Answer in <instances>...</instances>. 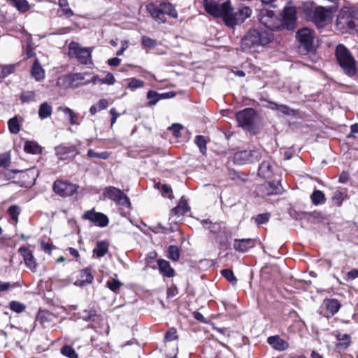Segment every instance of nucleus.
Segmentation results:
<instances>
[{"label": "nucleus", "mask_w": 358, "mask_h": 358, "mask_svg": "<svg viewBox=\"0 0 358 358\" xmlns=\"http://www.w3.org/2000/svg\"><path fill=\"white\" fill-rule=\"evenodd\" d=\"M260 23L263 28L249 30L241 39V45L244 51H255L259 47L270 43L274 38L271 31L282 29V22L272 10H262L259 15Z\"/></svg>", "instance_id": "f257e3e1"}, {"label": "nucleus", "mask_w": 358, "mask_h": 358, "mask_svg": "<svg viewBox=\"0 0 358 358\" xmlns=\"http://www.w3.org/2000/svg\"><path fill=\"white\" fill-rule=\"evenodd\" d=\"M334 10V7L316 6L309 3H304L299 7V11L317 28H323L331 21Z\"/></svg>", "instance_id": "f03ea898"}, {"label": "nucleus", "mask_w": 358, "mask_h": 358, "mask_svg": "<svg viewBox=\"0 0 358 358\" xmlns=\"http://www.w3.org/2000/svg\"><path fill=\"white\" fill-rule=\"evenodd\" d=\"M336 60L344 73L353 76L357 72V63L349 50L343 44L337 45L335 51Z\"/></svg>", "instance_id": "7ed1b4c3"}, {"label": "nucleus", "mask_w": 358, "mask_h": 358, "mask_svg": "<svg viewBox=\"0 0 358 358\" xmlns=\"http://www.w3.org/2000/svg\"><path fill=\"white\" fill-rule=\"evenodd\" d=\"M358 21V11L350 8L341 9L337 16L336 27L342 33L354 30Z\"/></svg>", "instance_id": "20e7f679"}, {"label": "nucleus", "mask_w": 358, "mask_h": 358, "mask_svg": "<svg viewBox=\"0 0 358 358\" xmlns=\"http://www.w3.org/2000/svg\"><path fill=\"white\" fill-rule=\"evenodd\" d=\"M203 6L209 15L215 17H222L226 24L230 6L229 1L220 3L216 0H203Z\"/></svg>", "instance_id": "39448f33"}, {"label": "nucleus", "mask_w": 358, "mask_h": 358, "mask_svg": "<svg viewBox=\"0 0 358 358\" xmlns=\"http://www.w3.org/2000/svg\"><path fill=\"white\" fill-rule=\"evenodd\" d=\"M92 50L90 48H83L78 43L72 41L69 45L68 55L70 57H75L83 64L92 63Z\"/></svg>", "instance_id": "423d86ee"}, {"label": "nucleus", "mask_w": 358, "mask_h": 358, "mask_svg": "<svg viewBox=\"0 0 358 358\" xmlns=\"http://www.w3.org/2000/svg\"><path fill=\"white\" fill-rule=\"evenodd\" d=\"M252 14V9L245 6H240L238 11L234 13L231 6H229L228 17L226 19V25L234 27L236 24L243 23Z\"/></svg>", "instance_id": "0eeeda50"}, {"label": "nucleus", "mask_w": 358, "mask_h": 358, "mask_svg": "<svg viewBox=\"0 0 358 358\" xmlns=\"http://www.w3.org/2000/svg\"><path fill=\"white\" fill-rule=\"evenodd\" d=\"M297 9L292 2H288L284 7L282 17L280 18L282 29L294 30L297 25Z\"/></svg>", "instance_id": "6e6552de"}, {"label": "nucleus", "mask_w": 358, "mask_h": 358, "mask_svg": "<svg viewBox=\"0 0 358 358\" xmlns=\"http://www.w3.org/2000/svg\"><path fill=\"white\" fill-rule=\"evenodd\" d=\"M262 158V150H245L234 154V162L238 165L255 163Z\"/></svg>", "instance_id": "1a4fd4ad"}, {"label": "nucleus", "mask_w": 358, "mask_h": 358, "mask_svg": "<svg viewBox=\"0 0 358 358\" xmlns=\"http://www.w3.org/2000/svg\"><path fill=\"white\" fill-rule=\"evenodd\" d=\"M105 196L115 201L117 204L124 207L129 208L131 203L129 199L124 192L115 187H108L103 192Z\"/></svg>", "instance_id": "9d476101"}, {"label": "nucleus", "mask_w": 358, "mask_h": 358, "mask_svg": "<svg viewBox=\"0 0 358 358\" xmlns=\"http://www.w3.org/2000/svg\"><path fill=\"white\" fill-rule=\"evenodd\" d=\"M53 191L61 196H70L76 192L78 186L66 180H57L53 183Z\"/></svg>", "instance_id": "9b49d317"}, {"label": "nucleus", "mask_w": 358, "mask_h": 358, "mask_svg": "<svg viewBox=\"0 0 358 358\" xmlns=\"http://www.w3.org/2000/svg\"><path fill=\"white\" fill-rule=\"evenodd\" d=\"M256 115L253 108H247L238 111L236 117L240 127L249 129L253 124Z\"/></svg>", "instance_id": "f8f14e48"}, {"label": "nucleus", "mask_w": 358, "mask_h": 358, "mask_svg": "<svg viewBox=\"0 0 358 358\" xmlns=\"http://www.w3.org/2000/svg\"><path fill=\"white\" fill-rule=\"evenodd\" d=\"M296 37L306 50L310 51L313 49L314 36L311 29L308 28L299 29L296 33Z\"/></svg>", "instance_id": "ddd939ff"}, {"label": "nucleus", "mask_w": 358, "mask_h": 358, "mask_svg": "<svg viewBox=\"0 0 358 358\" xmlns=\"http://www.w3.org/2000/svg\"><path fill=\"white\" fill-rule=\"evenodd\" d=\"M82 218L84 220H88L95 225L100 227H106L109 222L108 218L105 214L95 212L94 210L86 211L82 215Z\"/></svg>", "instance_id": "4468645a"}, {"label": "nucleus", "mask_w": 358, "mask_h": 358, "mask_svg": "<svg viewBox=\"0 0 358 358\" xmlns=\"http://www.w3.org/2000/svg\"><path fill=\"white\" fill-rule=\"evenodd\" d=\"M189 210V208L187 201L181 200L178 206L171 210L170 220L172 222L175 223L180 222L182 220V217L187 213Z\"/></svg>", "instance_id": "2eb2a0df"}, {"label": "nucleus", "mask_w": 358, "mask_h": 358, "mask_svg": "<svg viewBox=\"0 0 358 358\" xmlns=\"http://www.w3.org/2000/svg\"><path fill=\"white\" fill-rule=\"evenodd\" d=\"M260 191L265 195L279 194L282 192V187L279 180H272L264 183L260 187Z\"/></svg>", "instance_id": "dca6fc26"}, {"label": "nucleus", "mask_w": 358, "mask_h": 358, "mask_svg": "<svg viewBox=\"0 0 358 358\" xmlns=\"http://www.w3.org/2000/svg\"><path fill=\"white\" fill-rule=\"evenodd\" d=\"M146 8L152 17L158 22L164 23L166 21V16L164 15L160 5L158 6L155 3H150L147 5Z\"/></svg>", "instance_id": "f3484780"}, {"label": "nucleus", "mask_w": 358, "mask_h": 358, "mask_svg": "<svg viewBox=\"0 0 358 358\" xmlns=\"http://www.w3.org/2000/svg\"><path fill=\"white\" fill-rule=\"evenodd\" d=\"M255 245V240L252 238L235 239L234 248L241 253L248 252Z\"/></svg>", "instance_id": "a211bd4d"}, {"label": "nucleus", "mask_w": 358, "mask_h": 358, "mask_svg": "<svg viewBox=\"0 0 358 358\" xmlns=\"http://www.w3.org/2000/svg\"><path fill=\"white\" fill-rule=\"evenodd\" d=\"M201 224L205 229H209L210 231L217 236H219L221 234H224L226 231L225 225L224 223H213L210 220H203L201 221Z\"/></svg>", "instance_id": "6ab92c4d"}, {"label": "nucleus", "mask_w": 358, "mask_h": 358, "mask_svg": "<svg viewBox=\"0 0 358 358\" xmlns=\"http://www.w3.org/2000/svg\"><path fill=\"white\" fill-rule=\"evenodd\" d=\"M94 277L92 274L91 269L85 268L80 271L79 278L75 281L74 285L79 287H85L91 284Z\"/></svg>", "instance_id": "aec40b11"}, {"label": "nucleus", "mask_w": 358, "mask_h": 358, "mask_svg": "<svg viewBox=\"0 0 358 358\" xmlns=\"http://www.w3.org/2000/svg\"><path fill=\"white\" fill-rule=\"evenodd\" d=\"M19 252L23 257L24 262L30 270L35 271L36 268V263L32 252L26 247H20L19 248Z\"/></svg>", "instance_id": "412c9836"}, {"label": "nucleus", "mask_w": 358, "mask_h": 358, "mask_svg": "<svg viewBox=\"0 0 358 358\" xmlns=\"http://www.w3.org/2000/svg\"><path fill=\"white\" fill-rule=\"evenodd\" d=\"M273 172L271 161L264 160L259 166L258 176L264 179H269L273 176Z\"/></svg>", "instance_id": "4be33fe9"}, {"label": "nucleus", "mask_w": 358, "mask_h": 358, "mask_svg": "<svg viewBox=\"0 0 358 358\" xmlns=\"http://www.w3.org/2000/svg\"><path fill=\"white\" fill-rule=\"evenodd\" d=\"M56 152L60 159H66L78 154L75 146H60L57 148Z\"/></svg>", "instance_id": "5701e85b"}, {"label": "nucleus", "mask_w": 358, "mask_h": 358, "mask_svg": "<svg viewBox=\"0 0 358 358\" xmlns=\"http://www.w3.org/2000/svg\"><path fill=\"white\" fill-rule=\"evenodd\" d=\"M267 342L274 349L280 351L286 350L289 346L288 343L278 336H269L267 339Z\"/></svg>", "instance_id": "b1692460"}, {"label": "nucleus", "mask_w": 358, "mask_h": 358, "mask_svg": "<svg viewBox=\"0 0 358 358\" xmlns=\"http://www.w3.org/2000/svg\"><path fill=\"white\" fill-rule=\"evenodd\" d=\"M157 265L159 272L167 278H171L174 275V270L171 268L169 262L164 259H158Z\"/></svg>", "instance_id": "393cba45"}, {"label": "nucleus", "mask_w": 358, "mask_h": 358, "mask_svg": "<svg viewBox=\"0 0 358 358\" xmlns=\"http://www.w3.org/2000/svg\"><path fill=\"white\" fill-rule=\"evenodd\" d=\"M25 152L31 155H39L42 152V147L36 141H26L24 144Z\"/></svg>", "instance_id": "a878e982"}, {"label": "nucleus", "mask_w": 358, "mask_h": 358, "mask_svg": "<svg viewBox=\"0 0 358 358\" xmlns=\"http://www.w3.org/2000/svg\"><path fill=\"white\" fill-rule=\"evenodd\" d=\"M80 318L86 322H94L99 318V315L96 314V312L94 309H90L89 310H84L81 315ZM88 328L95 329V327L93 323H90L87 325Z\"/></svg>", "instance_id": "bb28decb"}, {"label": "nucleus", "mask_w": 358, "mask_h": 358, "mask_svg": "<svg viewBox=\"0 0 358 358\" xmlns=\"http://www.w3.org/2000/svg\"><path fill=\"white\" fill-rule=\"evenodd\" d=\"M324 306L327 311L331 315L337 313L341 307V303L336 299H325Z\"/></svg>", "instance_id": "cd10ccee"}, {"label": "nucleus", "mask_w": 358, "mask_h": 358, "mask_svg": "<svg viewBox=\"0 0 358 358\" xmlns=\"http://www.w3.org/2000/svg\"><path fill=\"white\" fill-rule=\"evenodd\" d=\"M20 178L25 179L26 177L30 179V182L34 183L36 178L39 176V171L36 167L28 169L26 171H20Z\"/></svg>", "instance_id": "c85d7f7f"}, {"label": "nucleus", "mask_w": 358, "mask_h": 358, "mask_svg": "<svg viewBox=\"0 0 358 358\" xmlns=\"http://www.w3.org/2000/svg\"><path fill=\"white\" fill-rule=\"evenodd\" d=\"M55 315L47 310H41L36 316V321L40 322L43 326H45L49 322L53 321Z\"/></svg>", "instance_id": "c756f323"}, {"label": "nucleus", "mask_w": 358, "mask_h": 358, "mask_svg": "<svg viewBox=\"0 0 358 358\" xmlns=\"http://www.w3.org/2000/svg\"><path fill=\"white\" fill-rule=\"evenodd\" d=\"M31 76L36 80H41L44 78L45 73L38 59H36L31 69Z\"/></svg>", "instance_id": "7c9ffc66"}, {"label": "nucleus", "mask_w": 358, "mask_h": 358, "mask_svg": "<svg viewBox=\"0 0 358 358\" xmlns=\"http://www.w3.org/2000/svg\"><path fill=\"white\" fill-rule=\"evenodd\" d=\"M38 113L41 120L46 119L52 115V108L47 102H43L40 105Z\"/></svg>", "instance_id": "2f4dec72"}, {"label": "nucleus", "mask_w": 358, "mask_h": 358, "mask_svg": "<svg viewBox=\"0 0 358 358\" xmlns=\"http://www.w3.org/2000/svg\"><path fill=\"white\" fill-rule=\"evenodd\" d=\"M108 251V244L106 241H99L93 250V253L98 258L103 257Z\"/></svg>", "instance_id": "473e14b6"}, {"label": "nucleus", "mask_w": 358, "mask_h": 358, "mask_svg": "<svg viewBox=\"0 0 358 358\" xmlns=\"http://www.w3.org/2000/svg\"><path fill=\"white\" fill-rule=\"evenodd\" d=\"M159 5L163 10L164 15H168L172 17L177 18L178 13L171 3L162 2Z\"/></svg>", "instance_id": "72a5a7b5"}, {"label": "nucleus", "mask_w": 358, "mask_h": 358, "mask_svg": "<svg viewBox=\"0 0 358 358\" xmlns=\"http://www.w3.org/2000/svg\"><path fill=\"white\" fill-rule=\"evenodd\" d=\"M208 136H196L194 142L199 148L200 152L203 155H206L207 148L206 143L208 141Z\"/></svg>", "instance_id": "f704fd0d"}, {"label": "nucleus", "mask_w": 358, "mask_h": 358, "mask_svg": "<svg viewBox=\"0 0 358 358\" xmlns=\"http://www.w3.org/2000/svg\"><path fill=\"white\" fill-rule=\"evenodd\" d=\"M271 104V108L272 110H277L281 112L282 114L287 115H294V110L291 109L288 106L284 105V104H278L275 102H270Z\"/></svg>", "instance_id": "c9c22d12"}, {"label": "nucleus", "mask_w": 358, "mask_h": 358, "mask_svg": "<svg viewBox=\"0 0 358 358\" xmlns=\"http://www.w3.org/2000/svg\"><path fill=\"white\" fill-rule=\"evenodd\" d=\"M59 110L64 113V115L69 120L70 124H75L78 123V117L77 115L71 108L68 107H60Z\"/></svg>", "instance_id": "e433bc0d"}, {"label": "nucleus", "mask_w": 358, "mask_h": 358, "mask_svg": "<svg viewBox=\"0 0 358 358\" xmlns=\"http://www.w3.org/2000/svg\"><path fill=\"white\" fill-rule=\"evenodd\" d=\"M10 2L22 13H25L30 8L28 2L26 0H10Z\"/></svg>", "instance_id": "4c0bfd02"}, {"label": "nucleus", "mask_w": 358, "mask_h": 358, "mask_svg": "<svg viewBox=\"0 0 358 358\" xmlns=\"http://www.w3.org/2000/svg\"><path fill=\"white\" fill-rule=\"evenodd\" d=\"M20 173V170H10V169H4L1 171L0 177L5 180H13L16 178V176Z\"/></svg>", "instance_id": "58836bf2"}, {"label": "nucleus", "mask_w": 358, "mask_h": 358, "mask_svg": "<svg viewBox=\"0 0 358 358\" xmlns=\"http://www.w3.org/2000/svg\"><path fill=\"white\" fill-rule=\"evenodd\" d=\"M9 131L13 134H17L20 130V124L17 116L10 119L8 122Z\"/></svg>", "instance_id": "ea45409f"}, {"label": "nucleus", "mask_w": 358, "mask_h": 358, "mask_svg": "<svg viewBox=\"0 0 358 358\" xmlns=\"http://www.w3.org/2000/svg\"><path fill=\"white\" fill-rule=\"evenodd\" d=\"M58 4L62 9V13L66 17H71L74 15L73 11L69 7L67 0H58Z\"/></svg>", "instance_id": "a19ab883"}, {"label": "nucleus", "mask_w": 358, "mask_h": 358, "mask_svg": "<svg viewBox=\"0 0 358 358\" xmlns=\"http://www.w3.org/2000/svg\"><path fill=\"white\" fill-rule=\"evenodd\" d=\"M168 258L173 260V261H177L180 258V250L178 246L176 245H170L168 248Z\"/></svg>", "instance_id": "79ce46f5"}, {"label": "nucleus", "mask_w": 358, "mask_h": 358, "mask_svg": "<svg viewBox=\"0 0 358 358\" xmlns=\"http://www.w3.org/2000/svg\"><path fill=\"white\" fill-rule=\"evenodd\" d=\"M311 200L313 204L319 205L324 202V194L322 191L315 190L311 194Z\"/></svg>", "instance_id": "37998d69"}, {"label": "nucleus", "mask_w": 358, "mask_h": 358, "mask_svg": "<svg viewBox=\"0 0 358 358\" xmlns=\"http://www.w3.org/2000/svg\"><path fill=\"white\" fill-rule=\"evenodd\" d=\"M61 353L68 358H78V354L75 350L70 345H64L61 348Z\"/></svg>", "instance_id": "c03bdc74"}, {"label": "nucleus", "mask_w": 358, "mask_h": 358, "mask_svg": "<svg viewBox=\"0 0 358 358\" xmlns=\"http://www.w3.org/2000/svg\"><path fill=\"white\" fill-rule=\"evenodd\" d=\"M161 98H162L161 95L155 91L150 90L147 93V99H148L149 106L155 105Z\"/></svg>", "instance_id": "a18cd8bd"}, {"label": "nucleus", "mask_w": 358, "mask_h": 358, "mask_svg": "<svg viewBox=\"0 0 358 358\" xmlns=\"http://www.w3.org/2000/svg\"><path fill=\"white\" fill-rule=\"evenodd\" d=\"M9 308L12 311L16 313H21L25 310L26 306L19 301H12L9 303Z\"/></svg>", "instance_id": "49530a36"}, {"label": "nucleus", "mask_w": 358, "mask_h": 358, "mask_svg": "<svg viewBox=\"0 0 358 358\" xmlns=\"http://www.w3.org/2000/svg\"><path fill=\"white\" fill-rule=\"evenodd\" d=\"M221 274L231 284L236 285L237 279L234 274V272L230 269H224L221 271Z\"/></svg>", "instance_id": "de8ad7c7"}, {"label": "nucleus", "mask_w": 358, "mask_h": 358, "mask_svg": "<svg viewBox=\"0 0 358 358\" xmlns=\"http://www.w3.org/2000/svg\"><path fill=\"white\" fill-rule=\"evenodd\" d=\"M145 83L143 80L136 78H132L129 79L127 86L129 89L134 90L138 88L143 87Z\"/></svg>", "instance_id": "09e8293b"}, {"label": "nucleus", "mask_w": 358, "mask_h": 358, "mask_svg": "<svg viewBox=\"0 0 358 358\" xmlns=\"http://www.w3.org/2000/svg\"><path fill=\"white\" fill-rule=\"evenodd\" d=\"M87 157L90 158L107 159L109 157V154L107 152H96L93 150L90 149L87 151Z\"/></svg>", "instance_id": "8fccbe9b"}, {"label": "nucleus", "mask_w": 358, "mask_h": 358, "mask_svg": "<svg viewBox=\"0 0 358 358\" xmlns=\"http://www.w3.org/2000/svg\"><path fill=\"white\" fill-rule=\"evenodd\" d=\"M339 343L337 346L341 347L343 348H347L350 343V336L348 334H343L342 336H337Z\"/></svg>", "instance_id": "3c124183"}, {"label": "nucleus", "mask_w": 358, "mask_h": 358, "mask_svg": "<svg viewBox=\"0 0 358 358\" xmlns=\"http://www.w3.org/2000/svg\"><path fill=\"white\" fill-rule=\"evenodd\" d=\"M168 130L173 134H178L180 132H187L185 128L179 123H174L168 127Z\"/></svg>", "instance_id": "603ef678"}, {"label": "nucleus", "mask_w": 358, "mask_h": 358, "mask_svg": "<svg viewBox=\"0 0 358 358\" xmlns=\"http://www.w3.org/2000/svg\"><path fill=\"white\" fill-rule=\"evenodd\" d=\"M115 81H116V80H115L114 76L113 75V73L108 72V73H107L105 78H101V80H99V84H101V85L106 84L108 85H113L115 84Z\"/></svg>", "instance_id": "864d4df0"}, {"label": "nucleus", "mask_w": 358, "mask_h": 358, "mask_svg": "<svg viewBox=\"0 0 358 358\" xmlns=\"http://www.w3.org/2000/svg\"><path fill=\"white\" fill-rule=\"evenodd\" d=\"M8 213L10 218L13 221L17 222L18 220V215L20 214V208L16 205H13L9 207Z\"/></svg>", "instance_id": "5fc2aeb1"}, {"label": "nucleus", "mask_w": 358, "mask_h": 358, "mask_svg": "<svg viewBox=\"0 0 358 358\" xmlns=\"http://www.w3.org/2000/svg\"><path fill=\"white\" fill-rule=\"evenodd\" d=\"M141 43L143 46L148 47L149 48H153L157 45V42L155 40L152 39L151 38H150L147 36H142Z\"/></svg>", "instance_id": "6e6d98bb"}, {"label": "nucleus", "mask_w": 358, "mask_h": 358, "mask_svg": "<svg viewBox=\"0 0 358 358\" xmlns=\"http://www.w3.org/2000/svg\"><path fill=\"white\" fill-rule=\"evenodd\" d=\"M107 287L113 292H116L122 285V283L117 279H113L108 280L106 282Z\"/></svg>", "instance_id": "4d7b16f0"}, {"label": "nucleus", "mask_w": 358, "mask_h": 358, "mask_svg": "<svg viewBox=\"0 0 358 358\" xmlns=\"http://www.w3.org/2000/svg\"><path fill=\"white\" fill-rule=\"evenodd\" d=\"M269 218H270V214L268 213L259 214L258 215H257V217L255 219V223L257 225L265 224L268 221Z\"/></svg>", "instance_id": "13d9d810"}, {"label": "nucleus", "mask_w": 358, "mask_h": 358, "mask_svg": "<svg viewBox=\"0 0 358 358\" xmlns=\"http://www.w3.org/2000/svg\"><path fill=\"white\" fill-rule=\"evenodd\" d=\"M10 162L9 152H4L0 155V167H7Z\"/></svg>", "instance_id": "bf43d9fd"}, {"label": "nucleus", "mask_w": 358, "mask_h": 358, "mask_svg": "<svg viewBox=\"0 0 358 358\" xmlns=\"http://www.w3.org/2000/svg\"><path fill=\"white\" fill-rule=\"evenodd\" d=\"M35 97V93L32 91L23 92L20 96V99L22 102H29L33 101Z\"/></svg>", "instance_id": "052dcab7"}, {"label": "nucleus", "mask_w": 358, "mask_h": 358, "mask_svg": "<svg viewBox=\"0 0 358 358\" xmlns=\"http://www.w3.org/2000/svg\"><path fill=\"white\" fill-rule=\"evenodd\" d=\"M345 194L340 192V191H336L334 193L332 199L333 201L338 204V206L341 205L343 199H344Z\"/></svg>", "instance_id": "680f3d73"}, {"label": "nucleus", "mask_w": 358, "mask_h": 358, "mask_svg": "<svg viewBox=\"0 0 358 358\" xmlns=\"http://www.w3.org/2000/svg\"><path fill=\"white\" fill-rule=\"evenodd\" d=\"M156 189L162 192V195H165L171 192V188L168 185L161 184L159 182L155 185Z\"/></svg>", "instance_id": "e2e57ef3"}, {"label": "nucleus", "mask_w": 358, "mask_h": 358, "mask_svg": "<svg viewBox=\"0 0 358 358\" xmlns=\"http://www.w3.org/2000/svg\"><path fill=\"white\" fill-rule=\"evenodd\" d=\"M357 278H358V268H354L346 273L345 280L346 281H352Z\"/></svg>", "instance_id": "0e129e2a"}, {"label": "nucleus", "mask_w": 358, "mask_h": 358, "mask_svg": "<svg viewBox=\"0 0 358 358\" xmlns=\"http://www.w3.org/2000/svg\"><path fill=\"white\" fill-rule=\"evenodd\" d=\"M166 340L169 341H173L177 338L176 331L175 329H169L165 335Z\"/></svg>", "instance_id": "69168bd1"}, {"label": "nucleus", "mask_w": 358, "mask_h": 358, "mask_svg": "<svg viewBox=\"0 0 358 358\" xmlns=\"http://www.w3.org/2000/svg\"><path fill=\"white\" fill-rule=\"evenodd\" d=\"M15 70V66L14 65H7L4 66L2 68L1 73L3 76H8V75L11 74L14 72Z\"/></svg>", "instance_id": "338daca9"}, {"label": "nucleus", "mask_w": 358, "mask_h": 358, "mask_svg": "<svg viewBox=\"0 0 358 358\" xmlns=\"http://www.w3.org/2000/svg\"><path fill=\"white\" fill-rule=\"evenodd\" d=\"M217 241L221 246L226 245L227 243V232L224 231V234H221L219 236H217Z\"/></svg>", "instance_id": "774afa93"}]
</instances>
